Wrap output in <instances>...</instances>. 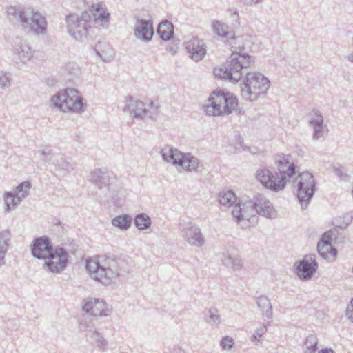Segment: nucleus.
<instances>
[{
	"label": "nucleus",
	"mask_w": 353,
	"mask_h": 353,
	"mask_svg": "<svg viewBox=\"0 0 353 353\" xmlns=\"http://www.w3.org/2000/svg\"><path fill=\"white\" fill-rule=\"evenodd\" d=\"M313 114L310 116L309 123L311 126L323 124V117L319 110L313 109Z\"/></svg>",
	"instance_id": "obj_39"
},
{
	"label": "nucleus",
	"mask_w": 353,
	"mask_h": 353,
	"mask_svg": "<svg viewBox=\"0 0 353 353\" xmlns=\"http://www.w3.org/2000/svg\"><path fill=\"white\" fill-rule=\"evenodd\" d=\"M30 188H31L30 182L23 181L21 183H20L18 186H17L14 194L21 201H22V199H23L28 195Z\"/></svg>",
	"instance_id": "obj_35"
},
{
	"label": "nucleus",
	"mask_w": 353,
	"mask_h": 353,
	"mask_svg": "<svg viewBox=\"0 0 353 353\" xmlns=\"http://www.w3.org/2000/svg\"><path fill=\"white\" fill-rule=\"evenodd\" d=\"M314 129V132L312 135V138L314 140H318L319 138H321L323 136V128L324 125H318L312 126Z\"/></svg>",
	"instance_id": "obj_47"
},
{
	"label": "nucleus",
	"mask_w": 353,
	"mask_h": 353,
	"mask_svg": "<svg viewBox=\"0 0 353 353\" xmlns=\"http://www.w3.org/2000/svg\"><path fill=\"white\" fill-rule=\"evenodd\" d=\"M11 74L0 71V89H6L10 86Z\"/></svg>",
	"instance_id": "obj_40"
},
{
	"label": "nucleus",
	"mask_w": 353,
	"mask_h": 353,
	"mask_svg": "<svg viewBox=\"0 0 353 353\" xmlns=\"http://www.w3.org/2000/svg\"><path fill=\"white\" fill-rule=\"evenodd\" d=\"M179 154H181V151L170 145L165 146L161 150V154L163 159L165 161L170 163L176 166V163H175V161H177L176 159L180 157Z\"/></svg>",
	"instance_id": "obj_23"
},
{
	"label": "nucleus",
	"mask_w": 353,
	"mask_h": 353,
	"mask_svg": "<svg viewBox=\"0 0 353 353\" xmlns=\"http://www.w3.org/2000/svg\"><path fill=\"white\" fill-rule=\"evenodd\" d=\"M17 52L21 61L23 62L29 60L32 56L31 48L26 44L21 45L19 48L17 49Z\"/></svg>",
	"instance_id": "obj_38"
},
{
	"label": "nucleus",
	"mask_w": 353,
	"mask_h": 353,
	"mask_svg": "<svg viewBox=\"0 0 353 353\" xmlns=\"http://www.w3.org/2000/svg\"><path fill=\"white\" fill-rule=\"evenodd\" d=\"M179 156L180 157L176 159L177 161H175L179 171L182 170L190 172H201L204 169L203 165L199 159L191 153L181 152Z\"/></svg>",
	"instance_id": "obj_17"
},
{
	"label": "nucleus",
	"mask_w": 353,
	"mask_h": 353,
	"mask_svg": "<svg viewBox=\"0 0 353 353\" xmlns=\"http://www.w3.org/2000/svg\"><path fill=\"white\" fill-rule=\"evenodd\" d=\"M296 197L301 207L305 210L316 191V181L314 175L306 171L299 173L296 177Z\"/></svg>",
	"instance_id": "obj_9"
},
{
	"label": "nucleus",
	"mask_w": 353,
	"mask_h": 353,
	"mask_svg": "<svg viewBox=\"0 0 353 353\" xmlns=\"http://www.w3.org/2000/svg\"><path fill=\"white\" fill-rule=\"evenodd\" d=\"M7 14L10 21L20 23L37 34H44L47 30L46 18L39 12L20 6H9Z\"/></svg>",
	"instance_id": "obj_4"
},
{
	"label": "nucleus",
	"mask_w": 353,
	"mask_h": 353,
	"mask_svg": "<svg viewBox=\"0 0 353 353\" xmlns=\"http://www.w3.org/2000/svg\"><path fill=\"white\" fill-rule=\"evenodd\" d=\"M68 253L61 247H56L52 250V254L46 260L43 267L50 272L60 274L68 263Z\"/></svg>",
	"instance_id": "obj_11"
},
{
	"label": "nucleus",
	"mask_w": 353,
	"mask_h": 353,
	"mask_svg": "<svg viewBox=\"0 0 353 353\" xmlns=\"http://www.w3.org/2000/svg\"><path fill=\"white\" fill-rule=\"evenodd\" d=\"M157 33L162 40H170L174 34L172 23L168 21H162L157 28Z\"/></svg>",
	"instance_id": "obj_26"
},
{
	"label": "nucleus",
	"mask_w": 353,
	"mask_h": 353,
	"mask_svg": "<svg viewBox=\"0 0 353 353\" xmlns=\"http://www.w3.org/2000/svg\"><path fill=\"white\" fill-rule=\"evenodd\" d=\"M159 105L152 101L145 103L137 101L134 104V120H141L145 123L156 120L159 115Z\"/></svg>",
	"instance_id": "obj_12"
},
{
	"label": "nucleus",
	"mask_w": 353,
	"mask_h": 353,
	"mask_svg": "<svg viewBox=\"0 0 353 353\" xmlns=\"http://www.w3.org/2000/svg\"><path fill=\"white\" fill-rule=\"evenodd\" d=\"M220 345L223 350H229L234 345V340L232 338L225 336L221 339Z\"/></svg>",
	"instance_id": "obj_45"
},
{
	"label": "nucleus",
	"mask_w": 353,
	"mask_h": 353,
	"mask_svg": "<svg viewBox=\"0 0 353 353\" xmlns=\"http://www.w3.org/2000/svg\"><path fill=\"white\" fill-rule=\"evenodd\" d=\"M154 34L153 22L150 19H141L136 17L134 35L141 41L149 42L152 40Z\"/></svg>",
	"instance_id": "obj_15"
},
{
	"label": "nucleus",
	"mask_w": 353,
	"mask_h": 353,
	"mask_svg": "<svg viewBox=\"0 0 353 353\" xmlns=\"http://www.w3.org/2000/svg\"><path fill=\"white\" fill-rule=\"evenodd\" d=\"M212 27L214 32L216 34L222 37H225L226 39L230 35H232V33L233 32V31L229 30V27L226 24L223 23L219 21L214 22Z\"/></svg>",
	"instance_id": "obj_34"
},
{
	"label": "nucleus",
	"mask_w": 353,
	"mask_h": 353,
	"mask_svg": "<svg viewBox=\"0 0 353 353\" xmlns=\"http://www.w3.org/2000/svg\"><path fill=\"white\" fill-rule=\"evenodd\" d=\"M332 239L330 236V234H328L327 232H325L321 238V240L319 241V243H321L322 244H324L327 247L329 246V247H332Z\"/></svg>",
	"instance_id": "obj_49"
},
{
	"label": "nucleus",
	"mask_w": 353,
	"mask_h": 353,
	"mask_svg": "<svg viewBox=\"0 0 353 353\" xmlns=\"http://www.w3.org/2000/svg\"><path fill=\"white\" fill-rule=\"evenodd\" d=\"M209 103L204 105V111L209 116L228 115L238 105L236 97L225 94L223 90H214L208 98Z\"/></svg>",
	"instance_id": "obj_8"
},
{
	"label": "nucleus",
	"mask_w": 353,
	"mask_h": 353,
	"mask_svg": "<svg viewBox=\"0 0 353 353\" xmlns=\"http://www.w3.org/2000/svg\"><path fill=\"white\" fill-rule=\"evenodd\" d=\"M185 48L190 57L195 61H201L206 54V49L202 41L194 39L185 43Z\"/></svg>",
	"instance_id": "obj_19"
},
{
	"label": "nucleus",
	"mask_w": 353,
	"mask_h": 353,
	"mask_svg": "<svg viewBox=\"0 0 353 353\" xmlns=\"http://www.w3.org/2000/svg\"><path fill=\"white\" fill-rule=\"evenodd\" d=\"M132 219L130 215L122 214L114 217L112 220V224L123 230L130 228Z\"/></svg>",
	"instance_id": "obj_29"
},
{
	"label": "nucleus",
	"mask_w": 353,
	"mask_h": 353,
	"mask_svg": "<svg viewBox=\"0 0 353 353\" xmlns=\"http://www.w3.org/2000/svg\"><path fill=\"white\" fill-rule=\"evenodd\" d=\"M228 12L230 13V17L232 19L233 22H235L236 24H239V13L236 9H229Z\"/></svg>",
	"instance_id": "obj_52"
},
{
	"label": "nucleus",
	"mask_w": 353,
	"mask_h": 353,
	"mask_svg": "<svg viewBox=\"0 0 353 353\" xmlns=\"http://www.w3.org/2000/svg\"><path fill=\"white\" fill-rule=\"evenodd\" d=\"M226 41L232 51L230 57L219 68L214 69V74L216 77L224 79L232 83L239 82L242 77L241 70L243 68L250 67L254 62V58L247 53H241L236 50L242 46V39L236 37L234 32L230 35Z\"/></svg>",
	"instance_id": "obj_1"
},
{
	"label": "nucleus",
	"mask_w": 353,
	"mask_h": 353,
	"mask_svg": "<svg viewBox=\"0 0 353 353\" xmlns=\"http://www.w3.org/2000/svg\"><path fill=\"white\" fill-rule=\"evenodd\" d=\"M92 8L94 10V13H92L94 19L99 21L103 28H107L110 19V14L106 9L102 8L99 3L93 4Z\"/></svg>",
	"instance_id": "obj_21"
},
{
	"label": "nucleus",
	"mask_w": 353,
	"mask_h": 353,
	"mask_svg": "<svg viewBox=\"0 0 353 353\" xmlns=\"http://www.w3.org/2000/svg\"><path fill=\"white\" fill-rule=\"evenodd\" d=\"M256 303L262 314L268 319H272V307L270 299L266 296L261 295L257 297Z\"/></svg>",
	"instance_id": "obj_24"
},
{
	"label": "nucleus",
	"mask_w": 353,
	"mask_h": 353,
	"mask_svg": "<svg viewBox=\"0 0 353 353\" xmlns=\"http://www.w3.org/2000/svg\"><path fill=\"white\" fill-rule=\"evenodd\" d=\"M50 101L55 108L63 112L81 114L87 107L83 97L74 88L60 90L52 97Z\"/></svg>",
	"instance_id": "obj_7"
},
{
	"label": "nucleus",
	"mask_w": 353,
	"mask_h": 353,
	"mask_svg": "<svg viewBox=\"0 0 353 353\" xmlns=\"http://www.w3.org/2000/svg\"><path fill=\"white\" fill-rule=\"evenodd\" d=\"M317 250L319 254L324 259H334L336 255V250H333L332 247H327L321 243H318Z\"/></svg>",
	"instance_id": "obj_31"
},
{
	"label": "nucleus",
	"mask_w": 353,
	"mask_h": 353,
	"mask_svg": "<svg viewBox=\"0 0 353 353\" xmlns=\"http://www.w3.org/2000/svg\"><path fill=\"white\" fill-rule=\"evenodd\" d=\"M65 70L68 74L72 76L76 77L79 74V67L75 63H68L65 66Z\"/></svg>",
	"instance_id": "obj_46"
},
{
	"label": "nucleus",
	"mask_w": 353,
	"mask_h": 353,
	"mask_svg": "<svg viewBox=\"0 0 353 353\" xmlns=\"http://www.w3.org/2000/svg\"><path fill=\"white\" fill-rule=\"evenodd\" d=\"M92 13H94V10L91 9L90 11H84L81 13V17H79V21L82 22H85L86 26H90V23L91 19L93 16Z\"/></svg>",
	"instance_id": "obj_44"
},
{
	"label": "nucleus",
	"mask_w": 353,
	"mask_h": 353,
	"mask_svg": "<svg viewBox=\"0 0 353 353\" xmlns=\"http://www.w3.org/2000/svg\"><path fill=\"white\" fill-rule=\"evenodd\" d=\"M168 50L170 52H172L173 54H174L176 52V49L175 46H174L168 47Z\"/></svg>",
	"instance_id": "obj_55"
},
{
	"label": "nucleus",
	"mask_w": 353,
	"mask_h": 353,
	"mask_svg": "<svg viewBox=\"0 0 353 353\" xmlns=\"http://www.w3.org/2000/svg\"><path fill=\"white\" fill-rule=\"evenodd\" d=\"M90 181L99 188L110 185V176L105 168L95 169L90 172Z\"/></svg>",
	"instance_id": "obj_20"
},
{
	"label": "nucleus",
	"mask_w": 353,
	"mask_h": 353,
	"mask_svg": "<svg viewBox=\"0 0 353 353\" xmlns=\"http://www.w3.org/2000/svg\"><path fill=\"white\" fill-rule=\"evenodd\" d=\"M150 217L145 213L138 214L134 217V225L139 230H143L150 227Z\"/></svg>",
	"instance_id": "obj_30"
},
{
	"label": "nucleus",
	"mask_w": 353,
	"mask_h": 353,
	"mask_svg": "<svg viewBox=\"0 0 353 353\" xmlns=\"http://www.w3.org/2000/svg\"><path fill=\"white\" fill-rule=\"evenodd\" d=\"M82 308L85 312L94 316H107L110 313L105 303L99 299H84Z\"/></svg>",
	"instance_id": "obj_18"
},
{
	"label": "nucleus",
	"mask_w": 353,
	"mask_h": 353,
	"mask_svg": "<svg viewBox=\"0 0 353 353\" xmlns=\"http://www.w3.org/2000/svg\"><path fill=\"white\" fill-rule=\"evenodd\" d=\"M347 59L350 62L353 63V54H350L347 57Z\"/></svg>",
	"instance_id": "obj_56"
},
{
	"label": "nucleus",
	"mask_w": 353,
	"mask_h": 353,
	"mask_svg": "<svg viewBox=\"0 0 353 353\" xmlns=\"http://www.w3.org/2000/svg\"><path fill=\"white\" fill-rule=\"evenodd\" d=\"M318 339L315 334H310L306 337L304 343V353H316L318 345Z\"/></svg>",
	"instance_id": "obj_33"
},
{
	"label": "nucleus",
	"mask_w": 353,
	"mask_h": 353,
	"mask_svg": "<svg viewBox=\"0 0 353 353\" xmlns=\"http://www.w3.org/2000/svg\"><path fill=\"white\" fill-rule=\"evenodd\" d=\"M261 1L262 0H243V3L248 6H252L256 5Z\"/></svg>",
	"instance_id": "obj_53"
},
{
	"label": "nucleus",
	"mask_w": 353,
	"mask_h": 353,
	"mask_svg": "<svg viewBox=\"0 0 353 353\" xmlns=\"http://www.w3.org/2000/svg\"><path fill=\"white\" fill-rule=\"evenodd\" d=\"M115 264V261L109 257L97 256L87 259L85 268L94 280L109 285L119 274L117 270H113Z\"/></svg>",
	"instance_id": "obj_6"
},
{
	"label": "nucleus",
	"mask_w": 353,
	"mask_h": 353,
	"mask_svg": "<svg viewBox=\"0 0 353 353\" xmlns=\"http://www.w3.org/2000/svg\"><path fill=\"white\" fill-rule=\"evenodd\" d=\"M11 234L8 230L0 233V267L4 263L6 253L8 249Z\"/></svg>",
	"instance_id": "obj_27"
},
{
	"label": "nucleus",
	"mask_w": 353,
	"mask_h": 353,
	"mask_svg": "<svg viewBox=\"0 0 353 353\" xmlns=\"http://www.w3.org/2000/svg\"><path fill=\"white\" fill-rule=\"evenodd\" d=\"M91 339H92L99 347H105L107 345V342L105 339L101 335V334L97 330H94L90 335Z\"/></svg>",
	"instance_id": "obj_41"
},
{
	"label": "nucleus",
	"mask_w": 353,
	"mask_h": 353,
	"mask_svg": "<svg viewBox=\"0 0 353 353\" xmlns=\"http://www.w3.org/2000/svg\"><path fill=\"white\" fill-rule=\"evenodd\" d=\"M255 214L269 219H273L276 215L271 202L262 194H257L252 200H240L232 211L233 219L237 223L243 220L249 221Z\"/></svg>",
	"instance_id": "obj_3"
},
{
	"label": "nucleus",
	"mask_w": 353,
	"mask_h": 353,
	"mask_svg": "<svg viewBox=\"0 0 353 353\" xmlns=\"http://www.w3.org/2000/svg\"><path fill=\"white\" fill-rule=\"evenodd\" d=\"M343 219V223L344 225H341V227H344V228L347 227V225H349L351 223V222L353 220V212H351L344 214Z\"/></svg>",
	"instance_id": "obj_51"
},
{
	"label": "nucleus",
	"mask_w": 353,
	"mask_h": 353,
	"mask_svg": "<svg viewBox=\"0 0 353 353\" xmlns=\"http://www.w3.org/2000/svg\"><path fill=\"white\" fill-rule=\"evenodd\" d=\"M94 50L104 61H109L113 58L114 50L105 43L98 42L95 46Z\"/></svg>",
	"instance_id": "obj_22"
},
{
	"label": "nucleus",
	"mask_w": 353,
	"mask_h": 353,
	"mask_svg": "<svg viewBox=\"0 0 353 353\" xmlns=\"http://www.w3.org/2000/svg\"><path fill=\"white\" fill-rule=\"evenodd\" d=\"M52 243L46 236L36 238L31 245L32 254L38 259L46 260L52 254Z\"/></svg>",
	"instance_id": "obj_16"
},
{
	"label": "nucleus",
	"mask_w": 353,
	"mask_h": 353,
	"mask_svg": "<svg viewBox=\"0 0 353 353\" xmlns=\"http://www.w3.org/2000/svg\"><path fill=\"white\" fill-rule=\"evenodd\" d=\"M270 86V80L262 73L248 72L240 82L241 95L245 100L253 102L265 97Z\"/></svg>",
	"instance_id": "obj_5"
},
{
	"label": "nucleus",
	"mask_w": 353,
	"mask_h": 353,
	"mask_svg": "<svg viewBox=\"0 0 353 353\" xmlns=\"http://www.w3.org/2000/svg\"><path fill=\"white\" fill-rule=\"evenodd\" d=\"M52 164L54 165L55 171L58 172L60 174L65 175L74 170L73 165L66 161L63 157L55 159L52 162Z\"/></svg>",
	"instance_id": "obj_25"
},
{
	"label": "nucleus",
	"mask_w": 353,
	"mask_h": 353,
	"mask_svg": "<svg viewBox=\"0 0 353 353\" xmlns=\"http://www.w3.org/2000/svg\"><path fill=\"white\" fill-rule=\"evenodd\" d=\"M267 325L263 324L259 328H258L253 334L250 336V341L256 345L262 344V337L267 332Z\"/></svg>",
	"instance_id": "obj_36"
},
{
	"label": "nucleus",
	"mask_w": 353,
	"mask_h": 353,
	"mask_svg": "<svg viewBox=\"0 0 353 353\" xmlns=\"http://www.w3.org/2000/svg\"><path fill=\"white\" fill-rule=\"evenodd\" d=\"M345 314L348 319L353 323V299H352L350 303L347 305Z\"/></svg>",
	"instance_id": "obj_50"
},
{
	"label": "nucleus",
	"mask_w": 353,
	"mask_h": 353,
	"mask_svg": "<svg viewBox=\"0 0 353 353\" xmlns=\"http://www.w3.org/2000/svg\"><path fill=\"white\" fill-rule=\"evenodd\" d=\"M296 265V274L302 281L310 279L318 269V263L314 254L305 255Z\"/></svg>",
	"instance_id": "obj_13"
},
{
	"label": "nucleus",
	"mask_w": 353,
	"mask_h": 353,
	"mask_svg": "<svg viewBox=\"0 0 353 353\" xmlns=\"http://www.w3.org/2000/svg\"><path fill=\"white\" fill-rule=\"evenodd\" d=\"M209 319L207 322L211 324L219 325L221 322L220 316L218 314V310L216 308H211L208 311Z\"/></svg>",
	"instance_id": "obj_42"
},
{
	"label": "nucleus",
	"mask_w": 353,
	"mask_h": 353,
	"mask_svg": "<svg viewBox=\"0 0 353 353\" xmlns=\"http://www.w3.org/2000/svg\"><path fill=\"white\" fill-rule=\"evenodd\" d=\"M223 263L225 265H232L234 271L240 270L243 267V262L241 259L232 257V256H225L223 259Z\"/></svg>",
	"instance_id": "obj_37"
},
{
	"label": "nucleus",
	"mask_w": 353,
	"mask_h": 353,
	"mask_svg": "<svg viewBox=\"0 0 353 353\" xmlns=\"http://www.w3.org/2000/svg\"><path fill=\"white\" fill-rule=\"evenodd\" d=\"M68 32L77 41H83L88 34L90 26H86L85 22L79 21V17L77 14H70L66 16Z\"/></svg>",
	"instance_id": "obj_14"
},
{
	"label": "nucleus",
	"mask_w": 353,
	"mask_h": 353,
	"mask_svg": "<svg viewBox=\"0 0 353 353\" xmlns=\"http://www.w3.org/2000/svg\"><path fill=\"white\" fill-rule=\"evenodd\" d=\"M236 201V196L231 190L222 191L219 193V201L223 206H233Z\"/></svg>",
	"instance_id": "obj_28"
},
{
	"label": "nucleus",
	"mask_w": 353,
	"mask_h": 353,
	"mask_svg": "<svg viewBox=\"0 0 353 353\" xmlns=\"http://www.w3.org/2000/svg\"><path fill=\"white\" fill-rule=\"evenodd\" d=\"M40 153V157L41 160L45 161V162H52L54 159V154L52 152V150H50L48 148H45L43 150L39 151Z\"/></svg>",
	"instance_id": "obj_43"
},
{
	"label": "nucleus",
	"mask_w": 353,
	"mask_h": 353,
	"mask_svg": "<svg viewBox=\"0 0 353 353\" xmlns=\"http://www.w3.org/2000/svg\"><path fill=\"white\" fill-rule=\"evenodd\" d=\"M318 353H335L334 351L328 347L323 348L318 352Z\"/></svg>",
	"instance_id": "obj_54"
},
{
	"label": "nucleus",
	"mask_w": 353,
	"mask_h": 353,
	"mask_svg": "<svg viewBox=\"0 0 353 353\" xmlns=\"http://www.w3.org/2000/svg\"><path fill=\"white\" fill-rule=\"evenodd\" d=\"M181 236L192 246L201 248L205 239L199 225L192 221H182L179 223Z\"/></svg>",
	"instance_id": "obj_10"
},
{
	"label": "nucleus",
	"mask_w": 353,
	"mask_h": 353,
	"mask_svg": "<svg viewBox=\"0 0 353 353\" xmlns=\"http://www.w3.org/2000/svg\"><path fill=\"white\" fill-rule=\"evenodd\" d=\"M290 155L278 154L275 162L278 165V171L272 172L268 168L257 170L256 177L266 188L274 192L283 190L288 179L296 173V165L290 162Z\"/></svg>",
	"instance_id": "obj_2"
},
{
	"label": "nucleus",
	"mask_w": 353,
	"mask_h": 353,
	"mask_svg": "<svg viewBox=\"0 0 353 353\" xmlns=\"http://www.w3.org/2000/svg\"><path fill=\"white\" fill-rule=\"evenodd\" d=\"M352 272H353V266H352Z\"/></svg>",
	"instance_id": "obj_58"
},
{
	"label": "nucleus",
	"mask_w": 353,
	"mask_h": 353,
	"mask_svg": "<svg viewBox=\"0 0 353 353\" xmlns=\"http://www.w3.org/2000/svg\"><path fill=\"white\" fill-rule=\"evenodd\" d=\"M4 201L6 206V212H10L12 209H14L21 201L11 192H8L4 194Z\"/></svg>",
	"instance_id": "obj_32"
},
{
	"label": "nucleus",
	"mask_w": 353,
	"mask_h": 353,
	"mask_svg": "<svg viewBox=\"0 0 353 353\" xmlns=\"http://www.w3.org/2000/svg\"><path fill=\"white\" fill-rule=\"evenodd\" d=\"M173 353H184V352L181 350L179 349V350H174Z\"/></svg>",
	"instance_id": "obj_57"
},
{
	"label": "nucleus",
	"mask_w": 353,
	"mask_h": 353,
	"mask_svg": "<svg viewBox=\"0 0 353 353\" xmlns=\"http://www.w3.org/2000/svg\"><path fill=\"white\" fill-rule=\"evenodd\" d=\"M132 97L128 96L126 97L125 101V105L123 107V112L128 114L129 115L132 114V109L131 108Z\"/></svg>",
	"instance_id": "obj_48"
}]
</instances>
